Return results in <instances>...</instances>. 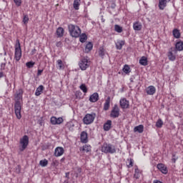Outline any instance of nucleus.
Listing matches in <instances>:
<instances>
[{
    "instance_id": "473e14b6",
    "label": "nucleus",
    "mask_w": 183,
    "mask_h": 183,
    "mask_svg": "<svg viewBox=\"0 0 183 183\" xmlns=\"http://www.w3.org/2000/svg\"><path fill=\"white\" fill-rule=\"evenodd\" d=\"M81 151H84V152H91V146L86 144L80 148Z\"/></svg>"
},
{
    "instance_id": "f8f14e48",
    "label": "nucleus",
    "mask_w": 183,
    "mask_h": 183,
    "mask_svg": "<svg viewBox=\"0 0 183 183\" xmlns=\"http://www.w3.org/2000/svg\"><path fill=\"white\" fill-rule=\"evenodd\" d=\"M157 169L162 172V174H168V168H167V166L165 164L160 163L157 164Z\"/></svg>"
},
{
    "instance_id": "a18cd8bd",
    "label": "nucleus",
    "mask_w": 183,
    "mask_h": 183,
    "mask_svg": "<svg viewBox=\"0 0 183 183\" xmlns=\"http://www.w3.org/2000/svg\"><path fill=\"white\" fill-rule=\"evenodd\" d=\"M14 3L16 4V6H21L22 4V0H14Z\"/></svg>"
},
{
    "instance_id": "c9c22d12",
    "label": "nucleus",
    "mask_w": 183,
    "mask_h": 183,
    "mask_svg": "<svg viewBox=\"0 0 183 183\" xmlns=\"http://www.w3.org/2000/svg\"><path fill=\"white\" fill-rule=\"evenodd\" d=\"M162 125H164V122H162V119H159L156 122L157 128H162Z\"/></svg>"
},
{
    "instance_id": "6e6552de",
    "label": "nucleus",
    "mask_w": 183,
    "mask_h": 183,
    "mask_svg": "<svg viewBox=\"0 0 183 183\" xmlns=\"http://www.w3.org/2000/svg\"><path fill=\"white\" fill-rule=\"evenodd\" d=\"M119 112L120 110L118 104H114L110 113L111 118H118L120 115Z\"/></svg>"
},
{
    "instance_id": "f257e3e1",
    "label": "nucleus",
    "mask_w": 183,
    "mask_h": 183,
    "mask_svg": "<svg viewBox=\"0 0 183 183\" xmlns=\"http://www.w3.org/2000/svg\"><path fill=\"white\" fill-rule=\"evenodd\" d=\"M24 95V89H19L14 94V111L17 119H21L22 116L21 115V111H22V97Z\"/></svg>"
},
{
    "instance_id": "4468645a",
    "label": "nucleus",
    "mask_w": 183,
    "mask_h": 183,
    "mask_svg": "<svg viewBox=\"0 0 183 183\" xmlns=\"http://www.w3.org/2000/svg\"><path fill=\"white\" fill-rule=\"evenodd\" d=\"M145 91L147 95H154L157 92V89L154 86H149Z\"/></svg>"
},
{
    "instance_id": "aec40b11",
    "label": "nucleus",
    "mask_w": 183,
    "mask_h": 183,
    "mask_svg": "<svg viewBox=\"0 0 183 183\" xmlns=\"http://www.w3.org/2000/svg\"><path fill=\"white\" fill-rule=\"evenodd\" d=\"M112 126V121L107 120V122L104 124V131H109V129H111Z\"/></svg>"
},
{
    "instance_id": "864d4df0",
    "label": "nucleus",
    "mask_w": 183,
    "mask_h": 183,
    "mask_svg": "<svg viewBox=\"0 0 183 183\" xmlns=\"http://www.w3.org/2000/svg\"><path fill=\"white\" fill-rule=\"evenodd\" d=\"M1 68H3V69H5V64H1Z\"/></svg>"
},
{
    "instance_id": "2f4dec72",
    "label": "nucleus",
    "mask_w": 183,
    "mask_h": 183,
    "mask_svg": "<svg viewBox=\"0 0 183 183\" xmlns=\"http://www.w3.org/2000/svg\"><path fill=\"white\" fill-rule=\"evenodd\" d=\"M126 165L127 168H132L134 167V159H127L126 162Z\"/></svg>"
},
{
    "instance_id": "c85d7f7f",
    "label": "nucleus",
    "mask_w": 183,
    "mask_h": 183,
    "mask_svg": "<svg viewBox=\"0 0 183 183\" xmlns=\"http://www.w3.org/2000/svg\"><path fill=\"white\" fill-rule=\"evenodd\" d=\"M42 91H44V86L40 85L36 89L35 92V96L36 97H39L41 94H42Z\"/></svg>"
},
{
    "instance_id": "c03bdc74",
    "label": "nucleus",
    "mask_w": 183,
    "mask_h": 183,
    "mask_svg": "<svg viewBox=\"0 0 183 183\" xmlns=\"http://www.w3.org/2000/svg\"><path fill=\"white\" fill-rule=\"evenodd\" d=\"M34 65H35V62L34 61H29L26 64L27 68H34Z\"/></svg>"
},
{
    "instance_id": "79ce46f5",
    "label": "nucleus",
    "mask_w": 183,
    "mask_h": 183,
    "mask_svg": "<svg viewBox=\"0 0 183 183\" xmlns=\"http://www.w3.org/2000/svg\"><path fill=\"white\" fill-rule=\"evenodd\" d=\"M58 165H59V162L58 160L54 159L51 162V167H55V168H56V167H58Z\"/></svg>"
},
{
    "instance_id": "412c9836",
    "label": "nucleus",
    "mask_w": 183,
    "mask_h": 183,
    "mask_svg": "<svg viewBox=\"0 0 183 183\" xmlns=\"http://www.w3.org/2000/svg\"><path fill=\"white\" fill-rule=\"evenodd\" d=\"M141 174H142L141 170H139V169H138V167H136L134 169V178H135V179H139V177H141Z\"/></svg>"
},
{
    "instance_id": "a878e982",
    "label": "nucleus",
    "mask_w": 183,
    "mask_h": 183,
    "mask_svg": "<svg viewBox=\"0 0 183 183\" xmlns=\"http://www.w3.org/2000/svg\"><path fill=\"white\" fill-rule=\"evenodd\" d=\"M133 28L134 31H141V29H142V25L141 23L137 21L133 24Z\"/></svg>"
},
{
    "instance_id": "bb28decb",
    "label": "nucleus",
    "mask_w": 183,
    "mask_h": 183,
    "mask_svg": "<svg viewBox=\"0 0 183 183\" xmlns=\"http://www.w3.org/2000/svg\"><path fill=\"white\" fill-rule=\"evenodd\" d=\"M64 28L62 27H59L56 30V35L59 38H62V36H64Z\"/></svg>"
},
{
    "instance_id": "4d7b16f0",
    "label": "nucleus",
    "mask_w": 183,
    "mask_h": 183,
    "mask_svg": "<svg viewBox=\"0 0 183 183\" xmlns=\"http://www.w3.org/2000/svg\"><path fill=\"white\" fill-rule=\"evenodd\" d=\"M130 81H131V82H134V79L131 78V79H130Z\"/></svg>"
},
{
    "instance_id": "603ef678",
    "label": "nucleus",
    "mask_w": 183,
    "mask_h": 183,
    "mask_svg": "<svg viewBox=\"0 0 183 183\" xmlns=\"http://www.w3.org/2000/svg\"><path fill=\"white\" fill-rule=\"evenodd\" d=\"M4 76V72L1 71L0 72V78H2Z\"/></svg>"
},
{
    "instance_id": "5fc2aeb1",
    "label": "nucleus",
    "mask_w": 183,
    "mask_h": 183,
    "mask_svg": "<svg viewBox=\"0 0 183 183\" xmlns=\"http://www.w3.org/2000/svg\"><path fill=\"white\" fill-rule=\"evenodd\" d=\"M61 41H59V42H58L57 44H56V46H59L60 45H61Z\"/></svg>"
},
{
    "instance_id": "dca6fc26",
    "label": "nucleus",
    "mask_w": 183,
    "mask_h": 183,
    "mask_svg": "<svg viewBox=\"0 0 183 183\" xmlns=\"http://www.w3.org/2000/svg\"><path fill=\"white\" fill-rule=\"evenodd\" d=\"M80 139L83 144H86L88 142V133L82 132L80 135Z\"/></svg>"
},
{
    "instance_id": "72a5a7b5",
    "label": "nucleus",
    "mask_w": 183,
    "mask_h": 183,
    "mask_svg": "<svg viewBox=\"0 0 183 183\" xmlns=\"http://www.w3.org/2000/svg\"><path fill=\"white\" fill-rule=\"evenodd\" d=\"M173 36L178 39V38H180L181 36V33H179V30L178 29H174L173 30Z\"/></svg>"
},
{
    "instance_id": "f3484780",
    "label": "nucleus",
    "mask_w": 183,
    "mask_h": 183,
    "mask_svg": "<svg viewBox=\"0 0 183 183\" xmlns=\"http://www.w3.org/2000/svg\"><path fill=\"white\" fill-rule=\"evenodd\" d=\"M64 148L61 147H58L54 150V155L56 157H61V155H64Z\"/></svg>"
},
{
    "instance_id": "9d476101",
    "label": "nucleus",
    "mask_w": 183,
    "mask_h": 183,
    "mask_svg": "<svg viewBox=\"0 0 183 183\" xmlns=\"http://www.w3.org/2000/svg\"><path fill=\"white\" fill-rule=\"evenodd\" d=\"M119 104L122 109H128L129 108V101L125 98L120 99Z\"/></svg>"
},
{
    "instance_id": "f704fd0d",
    "label": "nucleus",
    "mask_w": 183,
    "mask_h": 183,
    "mask_svg": "<svg viewBox=\"0 0 183 183\" xmlns=\"http://www.w3.org/2000/svg\"><path fill=\"white\" fill-rule=\"evenodd\" d=\"M123 72H124V74H129V72H131V68L129 67V66L125 64L123 68Z\"/></svg>"
},
{
    "instance_id": "20e7f679",
    "label": "nucleus",
    "mask_w": 183,
    "mask_h": 183,
    "mask_svg": "<svg viewBox=\"0 0 183 183\" xmlns=\"http://www.w3.org/2000/svg\"><path fill=\"white\" fill-rule=\"evenodd\" d=\"M19 144V151H21V152H24V151H25L28 147V145H29V137L24 135L23 137L20 138Z\"/></svg>"
},
{
    "instance_id": "423d86ee",
    "label": "nucleus",
    "mask_w": 183,
    "mask_h": 183,
    "mask_svg": "<svg viewBox=\"0 0 183 183\" xmlns=\"http://www.w3.org/2000/svg\"><path fill=\"white\" fill-rule=\"evenodd\" d=\"M22 58V50L21 49V44L18 41V44L15 47L14 59L19 61Z\"/></svg>"
},
{
    "instance_id": "ddd939ff",
    "label": "nucleus",
    "mask_w": 183,
    "mask_h": 183,
    "mask_svg": "<svg viewBox=\"0 0 183 183\" xmlns=\"http://www.w3.org/2000/svg\"><path fill=\"white\" fill-rule=\"evenodd\" d=\"M97 54L100 58L104 59V55H108V52L107 50L104 48V46L99 47V50L97 51Z\"/></svg>"
},
{
    "instance_id": "7ed1b4c3",
    "label": "nucleus",
    "mask_w": 183,
    "mask_h": 183,
    "mask_svg": "<svg viewBox=\"0 0 183 183\" xmlns=\"http://www.w3.org/2000/svg\"><path fill=\"white\" fill-rule=\"evenodd\" d=\"M102 152L104 154H116L117 148L113 144L104 143L102 146Z\"/></svg>"
},
{
    "instance_id": "1a4fd4ad",
    "label": "nucleus",
    "mask_w": 183,
    "mask_h": 183,
    "mask_svg": "<svg viewBox=\"0 0 183 183\" xmlns=\"http://www.w3.org/2000/svg\"><path fill=\"white\" fill-rule=\"evenodd\" d=\"M50 122L51 125H61L64 122V119L62 117L56 118V117H52L50 119Z\"/></svg>"
},
{
    "instance_id": "37998d69",
    "label": "nucleus",
    "mask_w": 183,
    "mask_h": 183,
    "mask_svg": "<svg viewBox=\"0 0 183 183\" xmlns=\"http://www.w3.org/2000/svg\"><path fill=\"white\" fill-rule=\"evenodd\" d=\"M23 22H24V25H26L28 24V22H29V17L28 16V15H26L24 16Z\"/></svg>"
},
{
    "instance_id": "0eeeda50",
    "label": "nucleus",
    "mask_w": 183,
    "mask_h": 183,
    "mask_svg": "<svg viewBox=\"0 0 183 183\" xmlns=\"http://www.w3.org/2000/svg\"><path fill=\"white\" fill-rule=\"evenodd\" d=\"M95 114H87L83 119V122L86 125H89V124H92L94 120L95 119Z\"/></svg>"
},
{
    "instance_id": "f03ea898",
    "label": "nucleus",
    "mask_w": 183,
    "mask_h": 183,
    "mask_svg": "<svg viewBox=\"0 0 183 183\" xmlns=\"http://www.w3.org/2000/svg\"><path fill=\"white\" fill-rule=\"evenodd\" d=\"M69 32L72 38H78L81 36V29L78 26L69 24Z\"/></svg>"
},
{
    "instance_id": "a211bd4d",
    "label": "nucleus",
    "mask_w": 183,
    "mask_h": 183,
    "mask_svg": "<svg viewBox=\"0 0 183 183\" xmlns=\"http://www.w3.org/2000/svg\"><path fill=\"white\" fill-rule=\"evenodd\" d=\"M99 99V95L98 93H94L89 97L90 102H97Z\"/></svg>"
},
{
    "instance_id": "ea45409f",
    "label": "nucleus",
    "mask_w": 183,
    "mask_h": 183,
    "mask_svg": "<svg viewBox=\"0 0 183 183\" xmlns=\"http://www.w3.org/2000/svg\"><path fill=\"white\" fill-rule=\"evenodd\" d=\"M80 89L84 93L86 94V92H88V88H86V86L84 84H82L80 86Z\"/></svg>"
},
{
    "instance_id": "cd10ccee",
    "label": "nucleus",
    "mask_w": 183,
    "mask_h": 183,
    "mask_svg": "<svg viewBox=\"0 0 183 183\" xmlns=\"http://www.w3.org/2000/svg\"><path fill=\"white\" fill-rule=\"evenodd\" d=\"M176 51H183V41H177L175 45Z\"/></svg>"
},
{
    "instance_id": "4c0bfd02",
    "label": "nucleus",
    "mask_w": 183,
    "mask_h": 183,
    "mask_svg": "<svg viewBox=\"0 0 183 183\" xmlns=\"http://www.w3.org/2000/svg\"><path fill=\"white\" fill-rule=\"evenodd\" d=\"M86 39H88V37L86 36V34H81L79 37V41H80V42H82V43L85 42V41H86Z\"/></svg>"
},
{
    "instance_id": "5701e85b",
    "label": "nucleus",
    "mask_w": 183,
    "mask_h": 183,
    "mask_svg": "<svg viewBox=\"0 0 183 183\" xmlns=\"http://www.w3.org/2000/svg\"><path fill=\"white\" fill-rule=\"evenodd\" d=\"M92 48H94V45L92 44V43L89 42L86 45L84 52H86V54H88L89 52H91V51H92Z\"/></svg>"
},
{
    "instance_id": "6ab92c4d",
    "label": "nucleus",
    "mask_w": 183,
    "mask_h": 183,
    "mask_svg": "<svg viewBox=\"0 0 183 183\" xmlns=\"http://www.w3.org/2000/svg\"><path fill=\"white\" fill-rule=\"evenodd\" d=\"M110 104H111V97H108L105 100V103L104 104V111H108V109H109Z\"/></svg>"
},
{
    "instance_id": "393cba45",
    "label": "nucleus",
    "mask_w": 183,
    "mask_h": 183,
    "mask_svg": "<svg viewBox=\"0 0 183 183\" xmlns=\"http://www.w3.org/2000/svg\"><path fill=\"white\" fill-rule=\"evenodd\" d=\"M139 64L143 66H147L148 65V59L146 56H142L139 60Z\"/></svg>"
},
{
    "instance_id": "3c124183",
    "label": "nucleus",
    "mask_w": 183,
    "mask_h": 183,
    "mask_svg": "<svg viewBox=\"0 0 183 183\" xmlns=\"http://www.w3.org/2000/svg\"><path fill=\"white\" fill-rule=\"evenodd\" d=\"M153 183H162V182L159 181V180H154L153 182Z\"/></svg>"
},
{
    "instance_id": "a19ab883",
    "label": "nucleus",
    "mask_w": 183,
    "mask_h": 183,
    "mask_svg": "<svg viewBox=\"0 0 183 183\" xmlns=\"http://www.w3.org/2000/svg\"><path fill=\"white\" fill-rule=\"evenodd\" d=\"M39 165H41V167H46V165H48V160L46 159L41 160L39 162Z\"/></svg>"
},
{
    "instance_id": "de8ad7c7",
    "label": "nucleus",
    "mask_w": 183,
    "mask_h": 183,
    "mask_svg": "<svg viewBox=\"0 0 183 183\" xmlns=\"http://www.w3.org/2000/svg\"><path fill=\"white\" fill-rule=\"evenodd\" d=\"M42 72H44V70L43 69H39L38 71H37V75L38 76H39V75H41L42 74Z\"/></svg>"
},
{
    "instance_id": "b1692460",
    "label": "nucleus",
    "mask_w": 183,
    "mask_h": 183,
    "mask_svg": "<svg viewBox=\"0 0 183 183\" xmlns=\"http://www.w3.org/2000/svg\"><path fill=\"white\" fill-rule=\"evenodd\" d=\"M124 45H125V41H122V40L118 41L116 43V48L117 49L121 50L122 49V47L124 46Z\"/></svg>"
},
{
    "instance_id": "09e8293b",
    "label": "nucleus",
    "mask_w": 183,
    "mask_h": 183,
    "mask_svg": "<svg viewBox=\"0 0 183 183\" xmlns=\"http://www.w3.org/2000/svg\"><path fill=\"white\" fill-rule=\"evenodd\" d=\"M65 177L67 178V179H69V172H66Z\"/></svg>"
},
{
    "instance_id": "49530a36",
    "label": "nucleus",
    "mask_w": 183,
    "mask_h": 183,
    "mask_svg": "<svg viewBox=\"0 0 183 183\" xmlns=\"http://www.w3.org/2000/svg\"><path fill=\"white\" fill-rule=\"evenodd\" d=\"M177 159H178V157H177L174 154H172V161L175 164L177 162Z\"/></svg>"
},
{
    "instance_id": "e433bc0d",
    "label": "nucleus",
    "mask_w": 183,
    "mask_h": 183,
    "mask_svg": "<svg viewBox=\"0 0 183 183\" xmlns=\"http://www.w3.org/2000/svg\"><path fill=\"white\" fill-rule=\"evenodd\" d=\"M114 30L116 31V32H118L119 34H121V32H122L123 31L122 27L118 24H116L114 26Z\"/></svg>"
},
{
    "instance_id": "39448f33",
    "label": "nucleus",
    "mask_w": 183,
    "mask_h": 183,
    "mask_svg": "<svg viewBox=\"0 0 183 183\" xmlns=\"http://www.w3.org/2000/svg\"><path fill=\"white\" fill-rule=\"evenodd\" d=\"M91 65V60L88 57H82L79 63V66L81 71H86L87 68H89Z\"/></svg>"
},
{
    "instance_id": "58836bf2",
    "label": "nucleus",
    "mask_w": 183,
    "mask_h": 183,
    "mask_svg": "<svg viewBox=\"0 0 183 183\" xmlns=\"http://www.w3.org/2000/svg\"><path fill=\"white\" fill-rule=\"evenodd\" d=\"M66 127L67 128H69V129L70 131H74V127H75V124H74V123H72L71 122H68V123L66 124Z\"/></svg>"
},
{
    "instance_id": "8fccbe9b",
    "label": "nucleus",
    "mask_w": 183,
    "mask_h": 183,
    "mask_svg": "<svg viewBox=\"0 0 183 183\" xmlns=\"http://www.w3.org/2000/svg\"><path fill=\"white\" fill-rule=\"evenodd\" d=\"M63 183H71V182L69 181V179H66V180H64Z\"/></svg>"
},
{
    "instance_id": "9b49d317",
    "label": "nucleus",
    "mask_w": 183,
    "mask_h": 183,
    "mask_svg": "<svg viewBox=\"0 0 183 183\" xmlns=\"http://www.w3.org/2000/svg\"><path fill=\"white\" fill-rule=\"evenodd\" d=\"M174 54H177V49H174L172 50V48L168 51L167 53V56L169 59V61H175L176 59V56Z\"/></svg>"
},
{
    "instance_id": "4be33fe9",
    "label": "nucleus",
    "mask_w": 183,
    "mask_h": 183,
    "mask_svg": "<svg viewBox=\"0 0 183 183\" xmlns=\"http://www.w3.org/2000/svg\"><path fill=\"white\" fill-rule=\"evenodd\" d=\"M134 132H139V134H142L144 132V125L140 124L134 128Z\"/></svg>"
},
{
    "instance_id": "7c9ffc66",
    "label": "nucleus",
    "mask_w": 183,
    "mask_h": 183,
    "mask_svg": "<svg viewBox=\"0 0 183 183\" xmlns=\"http://www.w3.org/2000/svg\"><path fill=\"white\" fill-rule=\"evenodd\" d=\"M81 5V0H74L73 3V6L76 11L79 9V6Z\"/></svg>"
},
{
    "instance_id": "c756f323",
    "label": "nucleus",
    "mask_w": 183,
    "mask_h": 183,
    "mask_svg": "<svg viewBox=\"0 0 183 183\" xmlns=\"http://www.w3.org/2000/svg\"><path fill=\"white\" fill-rule=\"evenodd\" d=\"M57 68H59V69H65V64H64L62 60H57Z\"/></svg>"
},
{
    "instance_id": "2eb2a0df",
    "label": "nucleus",
    "mask_w": 183,
    "mask_h": 183,
    "mask_svg": "<svg viewBox=\"0 0 183 183\" xmlns=\"http://www.w3.org/2000/svg\"><path fill=\"white\" fill-rule=\"evenodd\" d=\"M171 0H159V8L162 11L165 9L168 2H170Z\"/></svg>"
},
{
    "instance_id": "6e6d98bb",
    "label": "nucleus",
    "mask_w": 183,
    "mask_h": 183,
    "mask_svg": "<svg viewBox=\"0 0 183 183\" xmlns=\"http://www.w3.org/2000/svg\"><path fill=\"white\" fill-rule=\"evenodd\" d=\"M36 51V49H35L31 51L32 54H35Z\"/></svg>"
}]
</instances>
